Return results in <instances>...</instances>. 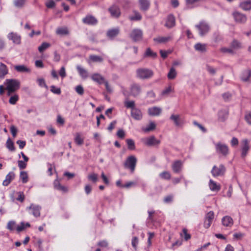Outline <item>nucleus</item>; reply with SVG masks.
Masks as SVG:
<instances>
[{"mask_svg": "<svg viewBox=\"0 0 251 251\" xmlns=\"http://www.w3.org/2000/svg\"><path fill=\"white\" fill-rule=\"evenodd\" d=\"M25 2V0H14V3L17 7H22L24 6Z\"/></svg>", "mask_w": 251, "mask_h": 251, "instance_id": "53", "label": "nucleus"}, {"mask_svg": "<svg viewBox=\"0 0 251 251\" xmlns=\"http://www.w3.org/2000/svg\"><path fill=\"white\" fill-rule=\"evenodd\" d=\"M28 209L29 213L32 214L35 217H37L40 216L41 207L39 206L31 204Z\"/></svg>", "mask_w": 251, "mask_h": 251, "instance_id": "15", "label": "nucleus"}, {"mask_svg": "<svg viewBox=\"0 0 251 251\" xmlns=\"http://www.w3.org/2000/svg\"><path fill=\"white\" fill-rule=\"evenodd\" d=\"M183 163L180 160H176L172 164V170L175 173H179L182 170Z\"/></svg>", "mask_w": 251, "mask_h": 251, "instance_id": "16", "label": "nucleus"}, {"mask_svg": "<svg viewBox=\"0 0 251 251\" xmlns=\"http://www.w3.org/2000/svg\"><path fill=\"white\" fill-rule=\"evenodd\" d=\"M5 86V90L7 91V95L10 96L15 91L18 90L20 86L19 80L14 79H7L4 83Z\"/></svg>", "mask_w": 251, "mask_h": 251, "instance_id": "1", "label": "nucleus"}, {"mask_svg": "<svg viewBox=\"0 0 251 251\" xmlns=\"http://www.w3.org/2000/svg\"><path fill=\"white\" fill-rule=\"evenodd\" d=\"M91 79L95 82H96L99 84L103 83L105 79L100 74L96 73L93 74L91 76Z\"/></svg>", "mask_w": 251, "mask_h": 251, "instance_id": "23", "label": "nucleus"}, {"mask_svg": "<svg viewBox=\"0 0 251 251\" xmlns=\"http://www.w3.org/2000/svg\"><path fill=\"white\" fill-rule=\"evenodd\" d=\"M50 91L53 93L57 95H59L61 93V89L59 87H56L54 85L50 86Z\"/></svg>", "mask_w": 251, "mask_h": 251, "instance_id": "55", "label": "nucleus"}, {"mask_svg": "<svg viewBox=\"0 0 251 251\" xmlns=\"http://www.w3.org/2000/svg\"><path fill=\"white\" fill-rule=\"evenodd\" d=\"M8 73L7 67L2 63L0 64V78H3Z\"/></svg>", "mask_w": 251, "mask_h": 251, "instance_id": "35", "label": "nucleus"}, {"mask_svg": "<svg viewBox=\"0 0 251 251\" xmlns=\"http://www.w3.org/2000/svg\"><path fill=\"white\" fill-rule=\"evenodd\" d=\"M130 37L134 42L140 41L143 37L142 31L140 29H134L131 31Z\"/></svg>", "mask_w": 251, "mask_h": 251, "instance_id": "9", "label": "nucleus"}, {"mask_svg": "<svg viewBox=\"0 0 251 251\" xmlns=\"http://www.w3.org/2000/svg\"><path fill=\"white\" fill-rule=\"evenodd\" d=\"M226 171V167L223 164H220L219 166L214 165L211 171L214 177L224 176Z\"/></svg>", "mask_w": 251, "mask_h": 251, "instance_id": "6", "label": "nucleus"}, {"mask_svg": "<svg viewBox=\"0 0 251 251\" xmlns=\"http://www.w3.org/2000/svg\"><path fill=\"white\" fill-rule=\"evenodd\" d=\"M233 16L236 22L243 24L247 21V17L245 15L238 12H235L233 13Z\"/></svg>", "mask_w": 251, "mask_h": 251, "instance_id": "14", "label": "nucleus"}, {"mask_svg": "<svg viewBox=\"0 0 251 251\" xmlns=\"http://www.w3.org/2000/svg\"><path fill=\"white\" fill-rule=\"evenodd\" d=\"M137 162V158L134 155H130L127 157L124 163V167L130 170L131 173L134 172Z\"/></svg>", "mask_w": 251, "mask_h": 251, "instance_id": "3", "label": "nucleus"}, {"mask_svg": "<svg viewBox=\"0 0 251 251\" xmlns=\"http://www.w3.org/2000/svg\"><path fill=\"white\" fill-rule=\"evenodd\" d=\"M170 119L174 121L176 126H179L182 124V122L178 115L172 114L170 117Z\"/></svg>", "mask_w": 251, "mask_h": 251, "instance_id": "34", "label": "nucleus"}, {"mask_svg": "<svg viewBox=\"0 0 251 251\" xmlns=\"http://www.w3.org/2000/svg\"><path fill=\"white\" fill-rule=\"evenodd\" d=\"M126 133L125 131L122 129H119L117 132V136L121 139H124L125 137Z\"/></svg>", "mask_w": 251, "mask_h": 251, "instance_id": "62", "label": "nucleus"}, {"mask_svg": "<svg viewBox=\"0 0 251 251\" xmlns=\"http://www.w3.org/2000/svg\"><path fill=\"white\" fill-rule=\"evenodd\" d=\"M160 176L165 179H170L171 178V175L169 172L164 171L160 174Z\"/></svg>", "mask_w": 251, "mask_h": 251, "instance_id": "56", "label": "nucleus"}, {"mask_svg": "<svg viewBox=\"0 0 251 251\" xmlns=\"http://www.w3.org/2000/svg\"><path fill=\"white\" fill-rule=\"evenodd\" d=\"M171 40V37L170 36L167 37H162L159 36L156 38H154L153 39L154 41L156 42L159 43H164L168 42Z\"/></svg>", "mask_w": 251, "mask_h": 251, "instance_id": "36", "label": "nucleus"}, {"mask_svg": "<svg viewBox=\"0 0 251 251\" xmlns=\"http://www.w3.org/2000/svg\"><path fill=\"white\" fill-rule=\"evenodd\" d=\"M161 112V109L156 106H153L148 109V114L150 116H159Z\"/></svg>", "mask_w": 251, "mask_h": 251, "instance_id": "25", "label": "nucleus"}, {"mask_svg": "<svg viewBox=\"0 0 251 251\" xmlns=\"http://www.w3.org/2000/svg\"><path fill=\"white\" fill-rule=\"evenodd\" d=\"M126 142L127 145L128 149L130 150H133L135 149L134 141L131 139H127Z\"/></svg>", "mask_w": 251, "mask_h": 251, "instance_id": "45", "label": "nucleus"}, {"mask_svg": "<svg viewBox=\"0 0 251 251\" xmlns=\"http://www.w3.org/2000/svg\"><path fill=\"white\" fill-rule=\"evenodd\" d=\"M138 2L141 11H147L149 9L151 5L150 0H138Z\"/></svg>", "mask_w": 251, "mask_h": 251, "instance_id": "17", "label": "nucleus"}, {"mask_svg": "<svg viewBox=\"0 0 251 251\" xmlns=\"http://www.w3.org/2000/svg\"><path fill=\"white\" fill-rule=\"evenodd\" d=\"M145 56L155 58L157 56V54L152 51L150 48H148L146 51Z\"/></svg>", "mask_w": 251, "mask_h": 251, "instance_id": "47", "label": "nucleus"}, {"mask_svg": "<svg viewBox=\"0 0 251 251\" xmlns=\"http://www.w3.org/2000/svg\"><path fill=\"white\" fill-rule=\"evenodd\" d=\"M141 87L139 84L133 83L130 85V95L134 97L139 96L141 92Z\"/></svg>", "mask_w": 251, "mask_h": 251, "instance_id": "10", "label": "nucleus"}, {"mask_svg": "<svg viewBox=\"0 0 251 251\" xmlns=\"http://www.w3.org/2000/svg\"><path fill=\"white\" fill-rule=\"evenodd\" d=\"M241 157L244 158L250 150L249 141L247 139H244L241 142Z\"/></svg>", "mask_w": 251, "mask_h": 251, "instance_id": "8", "label": "nucleus"}, {"mask_svg": "<svg viewBox=\"0 0 251 251\" xmlns=\"http://www.w3.org/2000/svg\"><path fill=\"white\" fill-rule=\"evenodd\" d=\"M245 119L248 124L251 125V111L246 113Z\"/></svg>", "mask_w": 251, "mask_h": 251, "instance_id": "64", "label": "nucleus"}, {"mask_svg": "<svg viewBox=\"0 0 251 251\" xmlns=\"http://www.w3.org/2000/svg\"><path fill=\"white\" fill-rule=\"evenodd\" d=\"M77 70L80 75V76L83 79H86L88 76V73L86 70L82 68L80 66H77L76 67Z\"/></svg>", "mask_w": 251, "mask_h": 251, "instance_id": "28", "label": "nucleus"}, {"mask_svg": "<svg viewBox=\"0 0 251 251\" xmlns=\"http://www.w3.org/2000/svg\"><path fill=\"white\" fill-rule=\"evenodd\" d=\"M15 69L19 72H29L30 70L25 65H17L14 67Z\"/></svg>", "mask_w": 251, "mask_h": 251, "instance_id": "38", "label": "nucleus"}, {"mask_svg": "<svg viewBox=\"0 0 251 251\" xmlns=\"http://www.w3.org/2000/svg\"><path fill=\"white\" fill-rule=\"evenodd\" d=\"M196 27L198 29L199 34L202 36L207 34L210 30V27L207 23L205 21H201L197 25Z\"/></svg>", "mask_w": 251, "mask_h": 251, "instance_id": "5", "label": "nucleus"}, {"mask_svg": "<svg viewBox=\"0 0 251 251\" xmlns=\"http://www.w3.org/2000/svg\"><path fill=\"white\" fill-rule=\"evenodd\" d=\"M56 33L60 36H66L70 34V31L66 26L59 27L56 29Z\"/></svg>", "mask_w": 251, "mask_h": 251, "instance_id": "26", "label": "nucleus"}, {"mask_svg": "<svg viewBox=\"0 0 251 251\" xmlns=\"http://www.w3.org/2000/svg\"><path fill=\"white\" fill-rule=\"evenodd\" d=\"M88 179L93 183H96L98 180V175L94 173L88 175Z\"/></svg>", "mask_w": 251, "mask_h": 251, "instance_id": "43", "label": "nucleus"}, {"mask_svg": "<svg viewBox=\"0 0 251 251\" xmlns=\"http://www.w3.org/2000/svg\"><path fill=\"white\" fill-rule=\"evenodd\" d=\"M231 47L235 49L241 48V43L237 40H233L231 43Z\"/></svg>", "mask_w": 251, "mask_h": 251, "instance_id": "61", "label": "nucleus"}, {"mask_svg": "<svg viewBox=\"0 0 251 251\" xmlns=\"http://www.w3.org/2000/svg\"><path fill=\"white\" fill-rule=\"evenodd\" d=\"M18 197L16 198V200L20 202H23L25 199V195L23 192H19L16 193Z\"/></svg>", "mask_w": 251, "mask_h": 251, "instance_id": "57", "label": "nucleus"}, {"mask_svg": "<svg viewBox=\"0 0 251 251\" xmlns=\"http://www.w3.org/2000/svg\"><path fill=\"white\" fill-rule=\"evenodd\" d=\"M124 104L125 107L127 108H130L131 109H133L135 108V102L133 100H126L124 102Z\"/></svg>", "mask_w": 251, "mask_h": 251, "instance_id": "49", "label": "nucleus"}, {"mask_svg": "<svg viewBox=\"0 0 251 251\" xmlns=\"http://www.w3.org/2000/svg\"><path fill=\"white\" fill-rule=\"evenodd\" d=\"M133 13L134 16H130L129 17V19L132 21H140L142 19L141 14L136 10H133Z\"/></svg>", "mask_w": 251, "mask_h": 251, "instance_id": "31", "label": "nucleus"}, {"mask_svg": "<svg viewBox=\"0 0 251 251\" xmlns=\"http://www.w3.org/2000/svg\"><path fill=\"white\" fill-rule=\"evenodd\" d=\"M251 76V71L250 70H246L243 72L241 78L243 81H248L249 78Z\"/></svg>", "mask_w": 251, "mask_h": 251, "instance_id": "33", "label": "nucleus"}, {"mask_svg": "<svg viewBox=\"0 0 251 251\" xmlns=\"http://www.w3.org/2000/svg\"><path fill=\"white\" fill-rule=\"evenodd\" d=\"M89 58L94 62H101L103 61V58L101 57L96 55H91Z\"/></svg>", "mask_w": 251, "mask_h": 251, "instance_id": "46", "label": "nucleus"}, {"mask_svg": "<svg viewBox=\"0 0 251 251\" xmlns=\"http://www.w3.org/2000/svg\"><path fill=\"white\" fill-rule=\"evenodd\" d=\"M20 177L24 183H26L28 180V176L26 172L22 171L20 173Z\"/></svg>", "mask_w": 251, "mask_h": 251, "instance_id": "41", "label": "nucleus"}, {"mask_svg": "<svg viewBox=\"0 0 251 251\" xmlns=\"http://www.w3.org/2000/svg\"><path fill=\"white\" fill-rule=\"evenodd\" d=\"M139 240L137 237H133L132 239L131 244L133 248L136 251L137 248V245L138 244Z\"/></svg>", "mask_w": 251, "mask_h": 251, "instance_id": "54", "label": "nucleus"}, {"mask_svg": "<svg viewBox=\"0 0 251 251\" xmlns=\"http://www.w3.org/2000/svg\"><path fill=\"white\" fill-rule=\"evenodd\" d=\"M240 6L244 10H250L251 9V0L242 1L240 4Z\"/></svg>", "mask_w": 251, "mask_h": 251, "instance_id": "29", "label": "nucleus"}, {"mask_svg": "<svg viewBox=\"0 0 251 251\" xmlns=\"http://www.w3.org/2000/svg\"><path fill=\"white\" fill-rule=\"evenodd\" d=\"M53 186L55 189L62 193H65L68 191L67 187L61 185L58 180L55 179L53 182Z\"/></svg>", "mask_w": 251, "mask_h": 251, "instance_id": "20", "label": "nucleus"}, {"mask_svg": "<svg viewBox=\"0 0 251 251\" xmlns=\"http://www.w3.org/2000/svg\"><path fill=\"white\" fill-rule=\"evenodd\" d=\"M15 177V175L14 172H9L5 177V179L3 180L2 182V185L5 186H8L11 181L14 179Z\"/></svg>", "mask_w": 251, "mask_h": 251, "instance_id": "24", "label": "nucleus"}, {"mask_svg": "<svg viewBox=\"0 0 251 251\" xmlns=\"http://www.w3.org/2000/svg\"><path fill=\"white\" fill-rule=\"evenodd\" d=\"M176 71L174 67H172L170 69V70L167 75V77H168V79H174V78H176Z\"/></svg>", "mask_w": 251, "mask_h": 251, "instance_id": "39", "label": "nucleus"}, {"mask_svg": "<svg viewBox=\"0 0 251 251\" xmlns=\"http://www.w3.org/2000/svg\"><path fill=\"white\" fill-rule=\"evenodd\" d=\"M222 39V36L218 31H216L213 33L212 35V40L215 43H217L221 41Z\"/></svg>", "mask_w": 251, "mask_h": 251, "instance_id": "40", "label": "nucleus"}, {"mask_svg": "<svg viewBox=\"0 0 251 251\" xmlns=\"http://www.w3.org/2000/svg\"><path fill=\"white\" fill-rule=\"evenodd\" d=\"M131 116L135 120L140 121L143 118V114L141 110L135 107L131 110Z\"/></svg>", "mask_w": 251, "mask_h": 251, "instance_id": "13", "label": "nucleus"}, {"mask_svg": "<svg viewBox=\"0 0 251 251\" xmlns=\"http://www.w3.org/2000/svg\"><path fill=\"white\" fill-rule=\"evenodd\" d=\"M18 167L21 170L25 169L26 167L27 163L23 160H19L18 161Z\"/></svg>", "mask_w": 251, "mask_h": 251, "instance_id": "60", "label": "nucleus"}, {"mask_svg": "<svg viewBox=\"0 0 251 251\" xmlns=\"http://www.w3.org/2000/svg\"><path fill=\"white\" fill-rule=\"evenodd\" d=\"M7 37L15 44H20L21 43V36L16 33L11 32L8 34Z\"/></svg>", "mask_w": 251, "mask_h": 251, "instance_id": "21", "label": "nucleus"}, {"mask_svg": "<svg viewBox=\"0 0 251 251\" xmlns=\"http://www.w3.org/2000/svg\"><path fill=\"white\" fill-rule=\"evenodd\" d=\"M19 100V96L17 94H14L11 95L9 100V102L11 104H15Z\"/></svg>", "mask_w": 251, "mask_h": 251, "instance_id": "51", "label": "nucleus"}, {"mask_svg": "<svg viewBox=\"0 0 251 251\" xmlns=\"http://www.w3.org/2000/svg\"><path fill=\"white\" fill-rule=\"evenodd\" d=\"M17 224L14 221H10L8 222L6 228L10 231H13L14 230H16Z\"/></svg>", "mask_w": 251, "mask_h": 251, "instance_id": "37", "label": "nucleus"}, {"mask_svg": "<svg viewBox=\"0 0 251 251\" xmlns=\"http://www.w3.org/2000/svg\"><path fill=\"white\" fill-rule=\"evenodd\" d=\"M174 89L171 85H169L168 87L166 88L161 93V95L163 96H167L170 93L174 92Z\"/></svg>", "mask_w": 251, "mask_h": 251, "instance_id": "48", "label": "nucleus"}, {"mask_svg": "<svg viewBox=\"0 0 251 251\" xmlns=\"http://www.w3.org/2000/svg\"><path fill=\"white\" fill-rule=\"evenodd\" d=\"M209 186L210 189L212 191L218 192L221 189L220 185L217 184L216 182L212 179L209 181Z\"/></svg>", "mask_w": 251, "mask_h": 251, "instance_id": "30", "label": "nucleus"}, {"mask_svg": "<svg viewBox=\"0 0 251 251\" xmlns=\"http://www.w3.org/2000/svg\"><path fill=\"white\" fill-rule=\"evenodd\" d=\"M206 46L207 45L205 44L198 43L195 45L194 48L197 51L204 52L206 51Z\"/></svg>", "mask_w": 251, "mask_h": 251, "instance_id": "32", "label": "nucleus"}, {"mask_svg": "<svg viewBox=\"0 0 251 251\" xmlns=\"http://www.w3.org/2000/svg\"><path fill=\"white\" fill-rule=\"evenodd\" d=\"M75 142L78 145H82L84 143L83 138L81 137L79 133H76L75 135Z\"/></svg>", "mask_w": 251, "mask_h": 251, "instance_id": "42", "label": "nucleus"}, {"mask_svg": "<svg viewBox=\"0 0 251 251\" xmlns=\"http://www.w3.org/2000/svg\"><path fill=\"white\" fill-rule=\"evenodd\" d=\"M216 152L219 154H222L223 156H226L229 153L228 146L225 144L218 142L215 144Z\"/></svg>", "mask_w": 251, "mask_h": 251, "instance_id": "4", "label": "nucleus"}, {"mask_svg": "<svg viewBox=\"0 0 251 251\" xmlns=\"http://www.w3.org/2000/svg\"><path fill=\"white\" fill-rule=\"evenodd\" d=\"M120 30L119 28H112L108 30L106 33L107 36L112 39L117 36L119 33Z\"/></svg>", "mask_w": 251, "mask_h": 251, "instance_id": "27", "label": "nucleus"}, {"mask_svg": "<svg viewBox=\"0 0 251 251\" xmlns=\"http://www.w3.org/2000/svg\"><path fill=\"white\" fill-rule=\"evenodd\" d=\"M38 85L41 87H47L45 80L43 78H38L37 80Z\"/></svg>", "mask_w": 251, "mask_h": 251, "instance_id": "63", "label": "nucleus"}, {"mask_svg": "<svg viewBox=\"0 0 251 251\" xmlns=\"http://www.w3.org/2000/svg\"><path fill=\"white\" fill-rule=\"evenodd\" d=\"M222 225L226 227H231L233 225L232 218L229 216H224L222 219Z\"/></svg>", "mask_w": 251, "mask_h": 251, "instance_id": "22", "label": "nucleus"}, {"mask_svg": "<svg viewBox=\"0 0 251 251\" xmlns=\"http://www.w3.org/2000/svg\"><path fill=\"white\" fill-rule=\"evenodd\" d=\"M83 23L90 25H95L98 23V20L96 18L92 15H88L82 19Z\"/></svg>", "mask_w": 251, "mask_h": 251, "instance_id": "18", "label": "nucleus"}, {"mask_svg": "<svg viewBox=\"0 0 251 251\" xmlns=\"http://www.w3.org/2000/svg\"><path fill=\"white\" fill-rule=\"evenodd\" d=\"M206 70L207 72L212 75H214L216 74V70L209 65L206 66Z\"/></svg>", "mask_w": 251, "mask_h": 251, "instance_id": "59", "label": "nucleus"}, {"mask_svg": "<svg viewBox=\"0 0 251 251\" xmlns=\"http://www.w3.org/2000/svg\"><path fill=\"white\" fill-rule=\"evenodd\" d=\"M6 147L11 151H15L14 144L10 138H9L6 142Z\"/></svg>", "mask_w": 251, "mask_h": 251, "instance_id": "52", "label": "nucleus"}, {"mask_svg": "<svg viewBox=\"0 0 251 251\" xmlns=\"http://www.w3.org/2000/svg\"><path fill=\"white\" fill-rule=\"evenodd\" d=\"M137 76L140 79H145L151 77L153 75L152 70L147 68H140L136 71Z\"/></svg>", "mask_w": 251, "mask_h": 251, "instance_id": "2", "label": "nucleus"}, {"mask_svg": "<svg viewBox=\"0 0 251 251\" xmlns=\"http://www.w3.org/2000/svg\"><path fill=\"white\" fill-rule=\"evenodd\" d=\"M108 11L113 18H118L121 15V10L119 7L116 5H112L108 8Z\"/></svg>", "mask_w": 251, "mask_h": 251, "instance_id": "12", "label": "nucleus"}, {"mask_svg": "<svg viewBox=\"0 0 251 251\" xmlns=\"http://www.w3.org/2000/svg\"><path fill=\"white\" fill-rule=\"evenodd\" d=\"M155 127L156 125L154 124V123L151 122L146 128L143 129V130L146 132H149L154 129L155 128Z\"/></svg>", "mask_w": 251, "mask_h": 251, "instance_id": "50", "label": "nucleus"}, {"mask_svg": "<svg viewBox=\"0 0 251 251\" xmlns=\"http://www.w3.org/2000/svg\"><path fill=\"white\" fill-rule=\"evenodd\" d=\"M176 25V19L175 16L172 14L168 16L165 26L167 28H171Z\"/></svg>", "mask_w": 251, "mask_h": 251, "instance_id": "19", "label": "nucleus"}, {"mask_svg": "<svg viewBox=\"0 0 251 251\" xmlns=\"http://www.w3.org/2000/svg\"><path fill=\"white\" fill-rule=\"evenodd\" d=\"M219 119L221 121H224L227 118L228 112L226 110H221L218 113Z\"/></svg>", "mask_w": 251, "mask_h": 251, "instance_id": "44", "label": "nucleus"}, {"mask_svg": "<svg viewBox=\"0 0 251 251\" xmlns=\"http://www.w3.org/2000/svg\"><path fill=\"white\" fill-rule=\"evenodd\" d=\"M214 217V213L213 211H211L208 212L205 217L203 226L206 228H209L213 220Z\"/></svg>", "mask_w": 251, "mask_h": 251, "instance_id": "11", "label": "nucleus"}, {"mask_svg": "<svg viewBox=\"0 0 251 251\" xmlns=\"http://www.w3.org/2000/svg\"><path fill=\"white\" fill-rule=\"evenodd\" d=\"M142 141L145 145L149 147L158 146L160 143V141L157 140L154 136L143 138Z\"/></svg>", "mask_w": 251, "mask_h": 251, "instance_id": "7", "label": "nucleus"}, {"mask_svg": "<svg viewBox=\"0 0 251 251\" xmlns=\"http://www.w3.org/2000/svg\"><path fill=\"white\" fill-rule=\"evenodd\" d=\"M25 228V224L24 222H21L20 225H17L16 231L20 232Z\"/></svg>", "mask_w": 251, "mask_h": 251, "instance_id": "58", "label": "nucleus"}]
</instances>
